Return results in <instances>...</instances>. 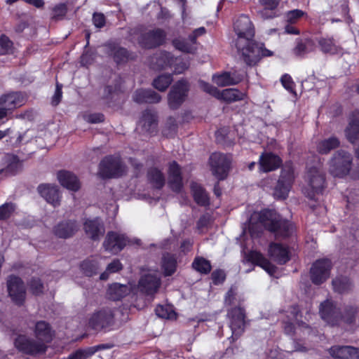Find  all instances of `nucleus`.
<instances>
[{"instance_id": "nucleus-1", "label": "nucleus", "mask_w": 359, "mask_h": 359, "mask_svg": "<svg viewBox=\"0 0 359 359\" xmlns=\"http://www.w3.org/2000/svg\"><path fill=\"white\" fill-rule=\"evenodd\" d=\"M237 36L235 46L241 58L248 66L256 65L263 57L271 56L273 52L264 48L262 43L253 39L255 27L247 15H241L233 23Z\"/></svg>"}, {"instance_id": "nucleus-2", "label": "nucleus", "mask_w": 359, "mask_h": 359, "mask_svg": "<svg viewBox=\"0 0 359 359\" xmlns=\"http://www.w3.org/2000/svg\"><path fill=\"white\" fill-rule=\"evenodd\" d=\"M257 217L259 224L263 225L269 231L278 238H288L294 232V226L288 219L283 218L276 210L264 209L255 214L248 220V229L252 237H258L259 232L257 231L258 224L252 222V217Z\"/></svg>"}, {"instance_id": "nucleus-3", "label": "nucleus", "mask_w": 359, "mask_h": 359, "mask_svg": "<svg viewBox=\"0 0 359 359\" xmlns=\"http://www.w3.org/2000/svg\"><path fill=\"white\" fill-rule=\"evenodd\" d=\"M306 180L309 188L304 190V195L309 200L317 202L318 196L323 194L325 187V174L316 167H311L307 169Z\"/></svg>"}, {"instance_id": "nucleus-4", "label": "nucleus", "mask_w": 359, "mask_h": 359, "mask_svg": "<svg viewBox=\"0 0 359 359\" xmlns=\"http://www.w3.org/2000/svg\"><path fill=\"white\" fill-rule=\"evenodd\" d=\"M351 163V155L345 150H338L329 162V172L334 177H344L349 173Z\"/></svg>"}, {"instance_id": "nucleus-5", "label": "nucleus", "mask_w": 359, "mask_h": 359, "mask_svg": "<svg viewBox=\"0 0 359 359\" xmlns=\"http://www.w3.org/2000/svg\"><path fill=\"white\" fill-rule=\"evenodd\" d=\"M140 245L141 241L137 238L129 239L124 234L109 231L103 242L104 250L111 254H117L127 245Z\"/></svg>"}, {"instance_id": "nucleus-6", "label": "nucleus", "mask_w": 359, "mask_h": 359, "mask_svg": "<svg viewBox=\"0 0 359 359\" xmlns=\"http://www.w3.org/2000/svg\"><path fill=\"white\" fill-rule=\"evenodd\" d=\"M294 180V170L292 163H286L282 168L280 177L274 189V196L278 199H285Z\"/></svg>"}, {"instance_id": "nucleus-7", "label": "nucleus", "mask_w": 359, "mask_h": 359, "mask_svg": "<svg viewBox=\"0 0 359 359\" xmlns=\"http://www.w3.org/2000/svg\"><path fill=\"white\" fill-rule=\"evenodd\" d=\"M227 316L229 318V327L232 332L229 339L230 342H233L240 337L245 330V310L240 306L234 307L228 311Z\"/></svg>"}, {"instance_id": "nucleus-8", "label": "nucleus", "mask_w": 359, "mask_h": 359, "mask_svg": "<svg viewBox=\"0 0 359 359\" xmlns=\"http://www.w3.org/2000/svg\"><path fill=\"white\" fill-rule=\"evenodd\" d=\"M15 347L22 353L34 355L44 353L46 346L41 341L31 339L25 334H18L14 339Z\"/></svg>"}, {"instance_id": "nucleus-9", "label": "nucleus", "mask_w": 359, "mask_h": 359, "mask_svg": "<svg viewBox=\"0 0 359 359\" xmlns=\"http://www.w3.org/2000/svg\"><path fill=\"white\" fill-rule=\"evenodd\" d=\"M189 91V83L184 79L178 80L170 88L168 95L169 107L172 109H178L185 101Z\"/></svg>"}, {"instance_id": "nucleus-10", "label": "nucleus", "mask_w": 359, "mask_h": 359, "mask_svg": "<svg viewBox=\"0 0 359 359\" xmlns=\"http://www.w3.org/2000/svg\"><path fill=\"white\" fill-rule=\"evenodd\" d=\"M125 171L126 168L118 157L107 156L100 163L99 175L102 178L119 177Z\"/></svg>"}, {"instance_id": "nucleus-11", "label": "nucleus", "mask_w": 359, "mask_h": 359, "mask_svg": "<svg viewBox=\"0 0 359 359\" xmlns=\"http://www.w3.org/2000/svg\"><path fill=\"white\" fill-rule=\"evenodd\" d=\"M168 67L171 69L172 74H180L188 69L189 64L180 57H175L169 52L161 50L158 52V71Z\"/></svg>"}, {"instance_id": "nucleus-12", "label": "nucleus", "mask_w": 359, "mask_h": 359, "mask_svg": "<svg viewBox=\"0 0 359 359\" xmlns=\"http://www.w3.org/2000/svg\"><path fill=\"white\" fill-rule=\"evenodd\" d=\"M209 161L212 175L219 180H224L228 175L231 164L229 156L215 152L210 155Z\"/></svg>"}, {"instance_id": "nucleus-13", "label": "nucleus", "mask_w": 359, "mask_h": 359, "mask_svg": "<svg viewBox=\"0 0 359 359\" xmlns=\"http://www.w3.org/2000/svg\"><path fill=\"white\" fill-rule=\"evenodd\" d=\"M287 312L290 313V316H289L290 318L297 323V327H295L292 322H284L283 327L284 332L286 334L292 336L296 330H299L302 332L304 335H311L313 333L314 334V331L312 327L308 325L306 323L298 320L300 311L297 305H294L290 307Z\"/></svg>"}, {"instance_id": "nucleus-14", "label": "nucleus", "mask_w": 359, "mask_h": 359, "mask_svg": "<svg viewBox=\"0 0 359 359\" xmlns=\"http://www.w3.org/2000/svg\"><path fill=\"white\" fill-rule=\"evenodd\" d=\"M331 269L332 262L329 259L316 260L310 269L311 282L317 285L322 284L329 278Z\"/></svg>"}, {"instance_id": "nucleus-15", "label": "nucleus", "mask_w": 359, "mask_h": 359, "mask_svg": "<svg viewBox=\"0 0 359 359\" xmlns=\"http://www.w3.org/2000/svg\"><path fill=\"white\" fill-rule=\"evenodd\" d=\"M319 313L321 318L331 326L337 325L341 320L340 309L330 299H326L319 306Z\"/></svg>"}, {"instance_id": "nucleus-16", "label": "nucleus", "mask_w": 359, "mask_h": 359, "mask_svg": "<svg viewBox=\"0 0 359 359\" xmlns=\"http://www.w3.org/2000/svg\"><path fill=\"white\" fill-rule=\"evenodd\" d=\"M114 323V314L109 309H102L92 314L88 320L89 326L96 330L111 327Z\"/></svg>"}, {"instance_id": "nucleus-17", "label": "nucleus", "mask_w": 359, "mask_h": 359, "mask_svg": "<svg viewBox=\"0 0 359 359\" xmlns=\"http://www.w3.org/2000/svg\"><path fill=\"white\" fill-rule=\"evenodd\" d=\"M7 290L12 301L18 305L23 304L26 290L23 281L19 277L10 276L7 280Z\"/></svg>"}, {"instance_id": "nucleus-18", "label": "nucleus", "mask_w": 359, "mask_h": 359, "mask_svg": "<svg viewBox=\"0 0 359 359\" xmlns=\"http://www.w3.org/2000/svg\"><path fill=\"white\" fill-rule=\"evenodd\" d=\"M135 288L136 290H139L140 292L145 294L147 295H152L154 294L157 289V277L156 271H149L148 272L144 273L138 283V286Z\"/></svg>"}, {"instance_id": "nucleus-19", "label": "nucleus", "mask_w": 359, "mask_h": 359, "mask_svg": "<svg viewBox=\"0 0 359 359\" xmlns=\"http://www.w3.org/2000/svg\"><path fill=\"white\" fill-rule=\"evenodd\" d=\"M270 257L277 264L283 265L291 259V252L288 247L278 243H271L269 247Z\"/></svg>"}, {"instance_id": "nucleus-20", "label": "nucleus", "mask_w": 359, "mask_h": 359, "mask_svg": "<svg viewBox=\"0 0 359 359\" xmlns=\"http://www.w3.org/2000/svg\"><path fill=\"white\" fill-rule=\"evenodd\" d=\"M131 292L135 293V288L131 283L121 284L114 283L109 285L107 295L109 299L114 301H118L130 294Z\"/></svg>"}, {"instance_id": "nucleus-21", "label": "nucleus", "mask_w": 359, "mask_h": 359, "mask_svg": "<svg viewBox=\"0 0 359 359\" xmlns=\"http://www.w3.org/2000/svg\"><path fill=\"white\" fill-rule=\"evenodd\" d=\"M168 184L172 191L176 193H180L183 187L181 168L175 161L169 165Z\"/></svg>"}, {"instance_id": "nucleus-22", "label": "nucleus", "mask_w": 359, "mask_h": 359, "mask_svg": "<svg viewBox=\"0 0 359 359\" xmlns=\"http://www.w3.org/2000/svg\"><path fill=\"white\" fill-rule=\"evenodd\" d=\"M104 48L117 64L127 62L129 60L133 58V55L125 48L121 47L116 43H109L104 46Z\"/></svg>"}, {"instance_id": "nucleus-23", "label": "nucleus", "mask_w": 359, "mask_h": 359, "mask_svg": "<svg viewBox=\"0 0 359 359\" xmlns=\"http://www.w3.org/2000/svg\"><path fill=\"white\" fill-rule=\"evenodd\" d=\"M281 164L282 159L271 152L264 153L259 157V169L264 172L275 170L280 168Z\"/></svg>"}, {"instance_id": "nucleus-24", "label": "nucleus", "mask_w": 359, "mask_h": 359, "mask_svg": "<svg viewBox=\"0 0 359 359\" xmlns=\"http://www.w3.org/2000/svg\"><path fill=\"white\" fill-rule=\"evenodd\" d=\"M40 195L54 207L60 205V194L58 187L52 184H41L38 187Z\"/></svg>"}, {"instance_id": "nucleus-25", "label": "nucleus", "mask_w": 359, "mask_h": 359, "mask_svg": "<svg viewBox=\"0 0 359 359\" xmlns=\"http://www.w3.org/2000/svg\"><path fill=\"white\" fill-rule=\"evenodd\" d=\"M330 354L339 359H359V348L351 346H334L329 350Z\"/></svg>"}, {"instance_id": "nucleus-26", "label": "nucleus", "mask_w": 359, "mask_h": 359, "mask_svg": "<svg viewBox=\"0 0 359 359\" xmlns=\"http://www.w3.org/2000/svg\"><path fill=\"white\" fill-rule=\"evenodd\" d=\"M25 102L23 95L20 93H11L0 97V107L5 108L11 114Z\"/></svg>"}, {"instance_id": "nucleus-27", "label": "nucleus", "mask_w": 359, "mask_h": 359, "mask_svg": "<svg viewBox=\"0 0 359 359\" xmlns=\"http://www.w3.org/2000/svg\"><path fill=\"white\" fill-rule=\"evenodd\" d=\"M177 269V255L170 252H165L162 255L161 269L165 277L172 276Z\"/></svg>"}, {"instance_id": "nucleus-28", "label": "nucleus", "mask_w": 359, "mask_h": 359, "mask_svg": "<svg viewBox=\"0 0 359 359\" xmlns=\"http://www.w3.org/2000/svg\"><path fill=\"white\" fill-rule=\"evenodd\" d=\"M86 233L94 241L99 240L104 233V227L102 222L98 219H88L84 223Z\"/></svg>"}, {"instance_id": "nucleus-29", "label": "nucleus", "mask_w": 359, "mask_h": 359, "mask_svg": "<svg viewBox=\"0 0 359 359\" xmlns=\"http://www.w3.org/2000/svg\"><path fill=\"white\" fill-rule=\"evenodd\" d=\"M247 259L252 264L262 268L270 275H273L276 272V267L257 251L251 250L248 253Z\"/></svg>"}, {"instance_id": "nucleus-30", "label": "nucleus", "mask_w": 359, "mask_h": 359, "mask_svg": "<svg viewBox=\"0 0 359 359\" xmlns=\"http://www.w3.org/2000/svg\"><path fill=\"white\" fill-rule=\"evenodd\" d=\"M57 177L60 184L70 191H76L80 189V182L77 177L71 172L59 171Z\"/></svg>"}, {"instance_id": "nucleus-31", "label": "nucleus", "mask_w": 359, "mask_h": 359, "mask_svg": "<svg viewBox=\"0 0 359 359\" xmlns=\"http://www.w3.org/2000/svg\"><path fill=\"white\" fill-rule=\"evenodd\" d=\"M36 341H41L44 344L52 339L53 331L50 325L45 320L37 321L34 329Z\"/></svg>"}, {"instance_id": "nucleus-32", "label": "nucleus", "mask_w": 359, "mask_h": 359, "mask_svg": "<svg viewBox=\"0 0 359 359\" xmlns=\"http://www.w3.org/2000/svg\"><path fill=\"white\" fill-rule=\"evenodd\" d=\"M212 81L219 86H233L243 80V76L236 75L229 72H223L212 75Z\"/></svg>"}, {"instance_id": "nucleus-33", "label": "nucleus", "mask_w": 359, "mask_h": 359, "mask_svg": "<svg viewBox=\"0 0 359 359\" xmlns=\"http://www.w3.org/2000/svg\"><path fill=\"white\" fill-rule=\"evenodd\" d=\"M191 191L194 201L200 206L208 207L210 205V198L204 187L196 182H192L190 185Z\"/></svg>"}, {"instance_id": "nucleus-34", "label": "nucleus", "mask_w": 359, "mask_h": 359, "mask_svg": "<svg viewBox=\"0 0 359 359\" xmlns=\"http://www.w3.org/2000/svg\"><path fill=\"white\" fill-rule=\"evenodd\" d=\"M77 229L78 225L75 222L67 221L58 224L54 229V233L60 238H66L72 236Z\"/></svg>"}, {"instance_id": "nucleus-35", "label": "nucleus", "mask_w": 359, "mask_h": 359, "mask_svg": "<svg viewBox=\"0 0 359 359\" xmlns=\"http://www.w3.org/2000/svg\"><path fill=\"white\" fill-rule=\"evenodd\" d=\"M4 170L6 172L14 175L22 169V163L18 157L14 154H7L3 159Z\"/></svg>"}, {"instance_id": "nucleus-36", "label": "nucleus", "mask_w": 359, "mask_h": 359, "mask_svg": "<svg viewBox=\"0 0 359 359\" xmlns=\"http://www.w3.org/2000/svg\"><path fill=\"white\" fill-rule=\"evenodd\" d=\"M156 114L150 110H146L139 122V127L142 128V132L151 133L156 127Z\"/></svg>"}, {"instance_id": "nucleus-37", "label": "nucleus", "mask_w": 359, "mask_h": 359, "mask_svg": "<svg viewBox=\"0 0 359 359\" xmlns=\"http://www.w3.org/2000/svg\"><path fill=\"white\" fill-rule=\"evenodd\" d=\"M333 290L339 294L349 292L353 288V283L347 276H337L332 282Z\"/></svg>"}, {"instance_id": "nucleus-38", "label": "nucleus", "mask_w": 359, "mask_h": 359, "mask_svg": "<svg viewBox=\"0 0 359 359\" xmlns=\"http://www.w3.org/2000/svg\"><path fill=\"white\" fill-rule=\"evenodd\" d=\"M246 97L245 93L236 88H227L219 92L218 100L231 103L243 100Z\"/></svg>"}, {"instance_id": "nucleus-39", "label": "nucleus", "mask_w": 359, "mask_h": 359, "mask_svg": "<svg viewBox=\"0 0 359 359\" xmlns=\"http://www.w3.org/2000/svg\"><path fill=\"white\" fill-rule=\"evenodd\" d=\"M340 145L339 140L335 137L332 136L329 138L324 139L320 141L316 146L317 151L320 154H327L332 150L337 149Z\"/></svg>"}, {"instance_id": "nucleus-40", "label": "nucleus", "mask_w": 359, "mask_h": 359, "mask_svg": "<svg viewBox=\"0 0 359 359\" xmlns=\"http://www.w3.org/2000/svg\"><path fill=\"white\" fill-rule=\"evenodd\" d=\"M264 8L259 11V15L264 19H270L276 17L275 10L278 7L280 0H258Z\"/></svg>"}, {"instance_id": "nucleus-41", "label": "nucleus", "mask_w": 359, "mask_h": 359, "mask_svg": "<svg viewBox=\"0 0 359 359\" xmlns=\"http://www.w3.org/2000/svg\"><path fill=\"white\" fill-rule=\"evenodd\" d=\"M318 47L324 53L335 54L338 51V46L333 37H319L316 39Z\"/></svg>"}, {"instance_id": "nucleus-42", "label": "nucleus", "mask_w": 359, "mask_h": 359, "mask_svg": "<svg viewBox=\"0 0 359 359\" xmlns=\"http://www.w3.org/2000/svg\"><path fill=\"white\" fill-rule=\"evenodd\" d=\"M140 44L145 48H151L157 43V32L155 29H149L142 34L139 39Z\"/></svg>"}, {"instance_id": "nucleus-43", "label": "nucleus", "mask_w": 359, "mask_h": 359, "mask_svg": "<svg viewBox=\"0 0 359 359\" xmlns=\"http://www.w3.org/2000/svg\"><path fill=\"white\" fill-rule=\"evenodd\" d=\"M345 135L347 140L352 144L358 141L359 121L358 119H353L350 121L345 129Z\"/></svg>"}, {"instance_id": "nucleus-44", "label": "nucleus", "mask_w": 359, "mask_h": 359, "mask_svg": "<svg viewBox=\"0 0 359 359\" xmlns=\"http://www.w3.org/2000/svg\"><path fill=\"white\" fill-rule=\"evenodd\" d=\"M105 348V345H98L96 346L88 348L86 349H79L69 355V357L66 359H86L87 358L93 355L98 350Z\"/></svg>"}, {"instance_id": "nucleus-45", "label": "nucleus", "mask_w": 359, "mask_h": 359, "mask_svg": "<svg viewBox=\"0 0 359 359\" xmlns=\"http://www.w3.org/2000/svg\"><path fill=\"white\" fill-rule=\"evenodd\" d=\"M133 100L137 103L154 102L156 100V93L151 90H138L135 91Z\"/></svg>"}, {"instance_id": "nucleus-46", "label": "nucleus", "mask_w": 359, "mask_h": 359, "mask_svg": "<svg viewBox=\"0 0 359 359\" xmlns=\"http://www.w3.org/2000/svg\"><path fill=\"white\" fill-rule=\"evenodd\" d=\"M192 267L194 270L203 274L209 273L212 269L210 262L202 257L194 258L192 262Z\"/></svg>"}, {"instance_id": "nucleus-47", "label": "nucleus", "mask_w": 359, "mask_h": 359, "mask_svg": "<svg viewBox=\"0 0 359 359\" xmlns=\"http://www.w3.org/2000/svg\"><path fill=\"white\" fill-rule=\"evenodd\" d=\"M100 265L97 260L94 259H88L84 260L81 264V269L88 276H92L97 273Z\"/></svg>"}, {"instance_id": "nucleus-48", "label": "nucleus", "mask_w": 359, "mask_h": 359, "mask_svg": "<svg viewBox=\"0 0 359 359\" xmlns=\"http://www.w3.org/2000/svg\"><path fill=\"white\" fill-rule=\"evenodd\" d=\"M122 268L123 266L120 261L114 259L107 265L105 271L101 273L100 278L101 280H107L110 274L118 272Z\"/></svg>"}, {"instance_id": "nucleus-49", "label": "nucleus", "mask_w": 359, "mask_h": 359, "mask_svg": "<svg viewBox=\"0 0 359 359\" xmlns=\"http://www.w3.org/2000/svg\"><path fill=\"white\" fill-rule=\"evenodd\" d=\"M358 312V308L355 306L348 305L344 308L343 315L341 314V320L347 324H352L355 322V315Z\"/></svg>"}, {"instance_id": "nucleus-50", "label": "nucleus", "mask_w": 359, "mask_h": 359, "mask_svg": "<svg viewBox=\"0 0 359 359\" xmlns=\"http://www.w3.org/2000/svg\"><path fill=\"white\" fill-rule=\"evenodd\" d=\"M172 80V73L158 74V91L165 90L171 84Z\"/></svg>"}, {"instance_id": "nucleus-51", "label": "nucleus", "mask_w": 359, "mask_h": 359, "mask_svg": "<svg viewBox=\"0 0 359 359\" xmlns=\"http://www.w3.org/2000/svg\"><path fill=\"white\" fill-rule=\"evenodd\" d=\"M293 53L299 57H304L309 53L305 41L302 39H297L296 45L292 50Z\"/></svg>"}, {"instance_id": "nucleus-52", "label": "nucleus", "mask_w": 359, "mask_h": 359, "mask_svg": "<svg viewBox=\"0 0 359 359\" xmlns=\"http://www.w3.org/2000/svg\"><path fill=\"white\" fill-rule=\"evenodd\" d=\"M158 318L163 319H176L177 313L171 307H164L158 304Z\"/></svg>"}, {"instance_id": "nucleus-53", "label": "nucleus", "mask_w": 359, "mask_h": 359, "mask_svg": "<svg viewBox=\"0 0 359 359\" xmlns=\"http://www.w3.org/2000/svg\"><path fill=\"white\" fill-rule=\"evenodd\" d=\"M13 42L6 35L0 36V55L8 54L12 52Z\"/></svg>"}, {"instance_id": "nucleus-54", "label": "nucleus", "mask_w": 359, "mask_h": 359, "mask_svg": "<svg viewBox=\"0 0 359 359\" xmlns=\"http://www.w3.org/2000/svg\"><path fill=\"white\" fill-rule=\"evenodd\" d=\"M306 14V13L302 10L294 9L286 13V20L290 24H294Z\"/></svg>"}, {"instance_id": "nucleus-55", "label": "nucleus", "mask_w": 359, "mask_h": 359, "mask_svg": "<svg viewBox=\"0 0 359 359\" xmlns=\"http://www.w3.org/2000/svg\"><path fill=\"white\" fill-rule=\"evenodd\" d=\"M199 86L204 92L218 99L220 90L217 87L204 81H199Z\"/></svg>"}, {"instance_id": "nucleus-56", "label": "nucleus", "mask_w": 359, "mask_h": 359, "mask_svg": "<svg viewBox=\"0 0 359 359\" xmlns=\"http://www.w3.org/2000/svg\"><path fill=\"white\" fill-rule=\"evenodd\" d=\"M280 82L285 90H287L290 93L295 94L294 88V83L290 75L288 74H283L280 78Z\"/></svg>"}, {"instance_id": "nucleus-57", "label": "nucleus", "mask_w": 359, "mask_h": 359, "mask_svg": "<svg viewBox=\"0 0 359 359\" xmlns=\"http://www.w3.org/2000/svg\"><path fill=\"white\" fill-rule=\"evenodd\" d=\"M29 290L35 294L39 295L43 292V285L39 278H32L29 282Z\"/></svg>"}, {"instance_id": "nucleus-58", "label": "nucleus", "mask_w": 359, "mask_h": 359, "mask_svg": "<svg viewBox=\"0 0 359 359\" xmlns=\"http://www.w3.org/2000/svg\"><path fill=\"white\" fill-rule=\"evenodd\" d=\"M15 207L13 203H5L0 206V219L8 218L14 211Z\"/></svg>"}, {"instance_id": "nucleus-59", "label": "nucleus", "mask_w": 359, "mask_h": 359, "mask_svg": "<svg viewBox=\"0 0 359 359\" xmlns=\"http://www.w3.org/2000/svg\"><path fill=\"white\" fill-rule=\"evenodd\" d=\"M172 45L173 46L182 51V52H184V53H190L191 52V46H189V44L188 43H187L183 39H174L172 40Z\"/></svg>"}, {"instance_id": "nucleus-60", "label": "nucleus", "mask_w": 359, "mask_h": 359, "mask_svg": "<svg viewBox=\"0 0 359 359\" xmlns=\"http://www.w3.org/2000/svg\"><path fill=\"white\" fill-rule=\"evenodd\" d=\"M206 29L204 27H201L197 29H195L188 36L189 41L192 44H196L197 39L205 34Z\"/></svg>"}, {"instance_id": "nucleus-61", "label": "nucleus", "mask_w": 359, "mask_h": 359, "mask_svg": "<svg viewBox=\"0 0 359 359\" xmlns=\"http://www.w3.org/2000/svg\"><path fill=\"white\" fill-rule=\"evenodd\" d=\"M83 118L91 123H97L103 121L104 116L102 114H86L83 116Z\"/></svg>"}, {"instance_id": "nucleus-62", "label": "nucleus", "mask_w": 359, "mask_h": 359, "mask_svg": "<svg viewBox=\"0 0 359 359\" xmlns=\"http://www.w3.org/2000/svg\"><path fill=\"white\" fill-rule=\"evenodd\" d=\"M226 276L224 271L217 269L214 271L211 274V278L212 283L215 285H219L222 283L225 280Z\"/></svg>"}, {"instance_id": "nucleus-63", "label": "nucleus", "mask_w": 359, "mask_h": 359, "mask_svg": "<svg viewBox=\"0 0 359 359\" xmlns=\"http://www.w3.org/2000/svg\"><path fill=\"white\" fill-rule=\"evenodd\" d=\"M53 11V18L58 19L65 15L67 11V8L65 4H60L54 7Z\"/></svg>"}, {"instance_id": "nucleus-64", "label": "nucleus", "mask_w": 359, "mask_h": 359, "mask_svg": "<svg viewBox=\"0 0 359 359\" xmlns=\"http://www.w3.org/2000/svg\"><path fill=\"white\" fill-rule=\"evenodd\" d=\"M62 87L61 84H56L55 91L52 97V104L54 106L57 105L61 100L62 96Z\"/></svg>"}]
</instances>
